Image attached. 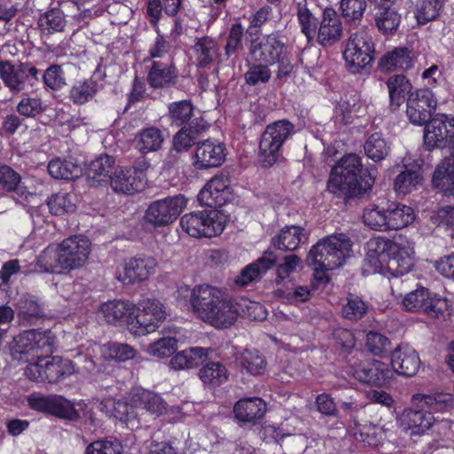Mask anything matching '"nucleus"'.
<instances>
[{"mask_svg":"<svg viewBox=\"0 0 454 454\" xmlns=\"http://www.w3.org/2000/svg\"><path fill=\"white\" fill-rule=\"evenodd\" d=\"M356 380L368 385L385 387L394 379V371L388 364L376 359H365L351 367Z\"/></svg>","mask_w":454,"mask_h":454,"instance_id":"nucleus-16","label":"nucleus"},{"mask_svg":"<svg viewBox=\"0 0 454 454\" xmlns=\"http://www.w3.org/2000/svg\"><path fill=\"white\" fill-rule=\"evenodd\" d=\"M364 153L373 161L384 160L390 152L389 143L380 133L372 134L364 143Z\"/></svg>","mask_w":454,"mask_h":454,"instance_id":"nucleus-48","label":"nucleus"},{"mask_svg":"<svg viewBox=\"0 0 454 454\" xmlns=\"http://www.w3.org/2000/svg\"><path fill=\"white\" fill-rule=\"evenodd\" d=\"M54 343V336L50 331H24L13 338L9 352L13 360L30 362L51 354Z\"/></svg>","mask_w":454,"mask_h":454,"instance_id":"nucleus-6","label":"nucleus"},{"mask_svg":"<svg viewBox=\"0 0 454 454\" xmlns=\"http://www.w3.org/2000/svg\"><path fill=\"white\" fill-rule=\"evenodd\" d=\"M276 262V255L272 252L264 253L262 257L245 267L236 278L239 286H247L270 270Z\"/></svg>","mask_w":454,"mask_h":454,"instance_id":"nucleus-33","label":"nucleus"},{"mask_svg":"<svg viewBox=\"0 0 454 454\" xmlns=\"http://www.w3.org/2000/svg\"><path fill=\"white\" fill-rule=\"evenodd\" d=\"M150 163L145 159L138 160L133 167L117 168L110 176V184L116 192L131 194L144 189L146 182V171Z\"/></svg>","mask_w":454,"mask_h":454,"instance_id":"nucleus-11","label":"nucleus"},{"mask_svg":"<svg viewBox=\"0 0 454 454\" xmlns=\"http://www.w3.org/2000/svg\"><path fill=\"white\" fill-rule=\"evenodd\" d=\"M97 91V84L92 80L77 82L70 91L71 99L76 104H84L91 99Z\"/></svg>","mask_w":454,"mask_h":454,"instance_id":"nucleus-61","label":"nucleus"},{"mask_svg":"<svg viewBox=\"0 0 454 454\" xmlns=\"http://www.w3.org/2000/svg\"><path fill=\"white\" fill-rule=\"evenodd\" d=\"M443 0H417L414 16L419 24H426L434 20L442 7Z\"/></svg>","mask_w":454,"mask_h":454,"instance_id":"nucleus-50","label":"nucleus"},{"mask_svg":"<svg viewBox=\"0 0 454 454\" xmlns=\"http://www.w3.org/2000/svg\"><path fill=\"white\" fill-rule=\"evenodd\" d=\"M48 207L51 213L56 215L74 211L75 208L74 196L64 192L52 195L48 200Z\"/></svg>","mask_w":454,"mask_h":454,"instance_id":"nucleus-58","label":"nucleus"},{"mask_svg":"<svg viewBox=\"0 0 454 454\" xmlns=\"http://www.w3.org/2000/svg\"><path fill=\"white\" fill-rule=\"evenodd\" d=\"M49 414L60 419L75 420L81 417H88L91 421L92 418L86 411L87 404L84 401L71 402L62 395H51Z\"/></svg>","mask_w":454,"mask_h":454,"instance_id":"nucleus-26","label":"nucleus"},{"mask_svg":"<svg viewBox=\"0 0 454 454\" xmlns=\"http://www.w3.org/2000/svg\"><path fill=\"white\" fill-rule=\"evenodd\" d=\"M90 348L95 357L99 355L105 361L125 362L135 358L137 355L131 346L119 342H108L103 346L93 344Z\"/></svg>","mask_w":454,"mask_h":454,"instance_id":"nucleus-29","label":"nucleus"},{"mask_svg":"<svg viewBox=\"0 0 454 454\" xmlns=\"http://www.w3.org/2000/svg\"><path fill=\"white\" fill-rule=\"evenodd\" d=\"M294 126L288 121L281 120L269 124L264 132L270 135L279 145L283 146L284 143L294 134Z\"/></svg>","mask_w":454,"mask_h":454,"instance_id":"nucleus-57","label":"nucleus"},{"mask_svg":"<svg viewBox=\"0 0 454 454\" xmlns=\"http://www.w3.org/2000/svg\"><path fill=\"white\" fill-rule=\"evenodd\" d=\"M158 262L153 256L129 257L116 268V278L124 285H132L147 279L153 275Z\"/></svg>","mask_w":454,"mask_h":454,"instance_id":"nucleus-13","label":"nucleus"},{"mask_svg":"<svg viewBox=\"0 0 454 454\" xmlns=\"http://www.w3.org/2000/svg\"><path fill=\"white\" fill-rule=\"evenodd\" d=\"M48 171L55 179L73 180L82 176V168L70 160L55 159L49 162Z\"/></svg>","mask_w":454,"mask_h":454,"instance_id":"nucleus-43","label":"nucleus"},{"mask_svg":"<svg viewBox=\"0 0 454 454\" xmlns=\"http://www.w3.org/2000/svg\"><path fill=\"white\" fill-rule=\"evenodd\" d=\"M177 349V340L175 337L166 336L150 343L145 351L157 358H166Z\"/></svg>","mask_w":454,"mask_h":454,"instance_id":"nucleus-55","label":"nucleus"},{"mask_svg":"<svg viewBox=\"0 0 454 454\" xmlns=\"http://www.w3.org/2000/svg\"><path fill=\"white\" fill-rule=\"evenodd\" d=\"M122 446L117 440H101L91 442L86 454H121Z\"/></svg>","mask_w":454,"mask_h":454,"instance_id":"nucleus-64","label":"nucleus"},{"mask_svg":"<svg viewBox=\"0 0 454 454\" xmlns=\"http://www.w3.org/2000/svg\"><path fill=\"white\" fill-rule=\"evenodd\" d=\"M404 169L395 177L394 187L398 194L406 195L418 189L423 183V160L415 159L411 153L403 160Z\"/></svg>","mask_w":454,"mask_h":454,"instance_id":"nucleus-19","label":"nucleus"},{"mask_svg":"<svg viewBox=\"0 0 454 454\" xmlns=\"http://www.w3.org/2000/svg\"><path fill=\"white\" fill-rule=\"evenodd\" d=\"M387 207L381 205H371L367 207L363 215L365 225L375 231H387Z\"/></svg>","mask_w":454,"mask_h":454,"instance_id":"nucleus-49","label":"nucleus"},{"mask_svg":"<svg viewBox=\"0 0 454 454\" xmlns=\"http://www.w3.org/2000/svg\"><path fill=\"white\" fill-rule=\"evenodd\" d=\"M413 254L414 248L411 242L405 239L395 240L390 247V255L381 275L399 277L409 273L414 263Z\"/></svg>","mask_w":454,"mask_h":454,"instance_id":"nucleus-18","label":"nucleus"},{"mask_svg":"<svg viewBox=\"0 0 454 454\" xmlns=\"http://www.w3.org/2000/svg\"><path fill=\"white\" fill-rule=\"evenodd\" d=\"M351 241L343 233L329 235L311 247L306 257L307 265L318 282L329 280L328 272L345 264L351 255Z\"/></svg>","mask_w":454,"mask_h":454,"instance_id":"nucleus-3","label":"nucleus"},{"mask_svg":"<svg viewBox=\"0 0 454 454\" xmlns=\"http://www.w3.org/2000/svg\"><path fill=\"white\" fill-rule=\"evenodd\" d=\"M433 184L444 194L454 193V154L445 158L436 168Z\"/></svg>","mask_w":454,"mask_h":454,"instance_id":"nucleus-34","label":"nucleus"},{"mask_svg":"<svg viewBox=\"0 0 454 454\" xmlns=\"http://www.w3.org/2000/svg\"><path fill=\"white\" fill-rule=\"evenodd\" d=\"M420 359L414 348L406 344L397 346L391 354V367L395 374L411 377L417 373Z\"/></svg>","mask_w":454,"mask_h":454,"instance_id":"nucleus-24","label":"nucleus"},{"mask_svg":"<svg viewBox=\"0 0 454 454\" xmlns=\"http://www.w3.org/2000/svg\"><path fill=\"white\" fill-rule=\"evenodd\" d=\"M0 75L4 84L12 91H20L26 87L27 81L22 63L13 65L0 62Z\"/></svg>","mask_w":454,"mask_h":454,"instance_id":"nucleus-37","label":"nucleus"},{"mask_svg":"<svg viewBox=\"0 0 454 454\" xmlns=\"http://www.w3.org/2000/svg\"><path fill=\"white\" fill-rule=\"evenodd\" d=\"M376 176L377 168L374 166L363 170L360 157L349 153L333 167L327 190L335 197L345 200L361 197L371 191Z\"/></svg>","mask_w":454,"mask_h":454,"instance_id":"nucleus-1","label":"nucleus"},{"mask_svg":"<svg viewBox=\"0 0 454 454\" xmlns=\"http://www.w3.org/2000/svg\"><path fill=\"white\" fill-rule=\"evenodd\" d=\"M135 312V303L128 300H112L103 303L98 309V317L113 325L126 322Z\"/></svg>","mask_w":454,"mask_h":454,"instance_id":"nucleus-27","label":"nucleus"},{"mask_svg":"<svg viewBox=\"0 0 454 454\" xmlns=\"http://www.w3.org/2000/svg\"><path fill=\"white\" fill-rule=\"evenodd\" d=\"M296 16L301 33L309 42L314 40L317 20L308 8L306 0H295Z\"/></svg>","mask_w":454,"mask_h":454,"instance_id":"nucleus-42","label":"nucleus"},{"mask_svg":"<svg viewBox=\"0 0 454 454\" xmlns=\"http://www.w3.org/2000/svg\"><path fill=\"white\" fill-rule=\"evenodd\" d=\"M388 230H399L412 223L415 213L412 207L392 202L387 206Z\"/></svg>","mask_w":454,"mask_h":454,"instance_id":"nucleus-39","label":"nucleus"},{"mask_svg":"<svg viewBox=\"0 0 454 454\" xmlns=\"http://www.w3.org/2000/svg\"><path fill=\"white\" fill-rule=\"evenodd\" d=\"M402 303L408 311L423 312L433 318L444 316L450 308V301L447 298L423 286L407 293L403 296Z\"/></svg>","mask_w":454,"mask_h":454,"instance_id":"nucleus-10","label":"nucleus"},{"mask_svg":"<svg viewBox=\"0 0 454 454\" xmlns=\"http://www.w3.org/2000/svg\"><path fill=\"white\" fill-rule=\"evenodd\" d=\"M97 408L131 430L139 427L138 418L143 414L160 416L168 411L160 395L143 388H134L123 402L110 398L100 401Z\"/></svg>","mask_w":454,"mask_h":454,"instance_id":"nucleus-2","label":"nucleus"},{"mask_svg":"<svg viewBox=\"0 0 454 454\" xmlns=\"http://www.w3.org/2000/svg\"><path fill=\"white\" fill-rule=\"evenodd\" d=\"M309 232L297 225L286 226L272 239L273 246L279 250L296 249L300 243L308 240Z\"/></svg>","mask_w":454,"mask_h":454,"instance_id":"nucleus-32","label":"nucleus"},{"mask_svg":"<svg viewBox=\"0 0 454 454\" xmlns=\"http://www.w3.org/2000/svg\"><path fill=\"white\" fill-rule=\"evenodd\" d=\"M237 363L242 370L252 375H258L264 372L266 361L255 349H246L237 358Z\"/></svg>","mask_w":454,"mask_h":454,"instance_id":"nucleus-46","label":"nucleus"},{"mask_svg":"<svg viewBox=\"0 0 454 454\" xmlns=\"http://www.w3.org/2000/svg\"><path fill=\"white\" fill-rule=\"evenodd\" d=\"M234 309L237 311V318L241 316L252 320H262L267 317V310L261 303L247 297L235 298Z\"/></svg>","mask_w":454,"mask_h":454,"instance_id":"nucleus-45","label":"nucleus"},{"mask_svg":"<svg viewBox=\"0 0 454 454\" xmlns=\"http://www.w3.org/2000/svg\"><path fill=\"white\" fill-rule=\"evenodd\" d=\"M164 141L160 129L155 127H148L138 132L135 137L136 148L142 153L158 151Z\"/></svg>","mask_w":454,"mask_h":454,"instance_id":"nucleus-40","label":"nucleus"},{"mask_svg":"<svg viewBox=\"0 0 454 454\" xmlns=\"http://www.w3.org/2000/svg\"><path fill=\"white\" fill-rule=\"evenodd\" d=\"M302 268V261L295 254H290L284 258V261L277 267V282L283 283L293 273Z\"/></svg>","mask_w":454,"mask_h":454,"instance_id":"nucleus-63","label":"nucleus"},{"mask_svg":"<svg viewBox=\"0 0 454 454\" xmlns=\"http://www.w3.org/2000/svg\"><path fill=\"white\" fill-rule=\"evenodd\" d=\"M235 418L240 422L256 423L266 412V403L259 397L239 400L233 408Z\"/></svg>","mask_w":454,"mask_h":454,"instance_id":"nucleus-28","label":"nucleus"},{"mask_svg":"<svg viewBox=\"0 0 454 454\" xmlns=\"http://www.w3.org/2000/svg\"><path fill=\"white\" fill-rule=\"evenodd\" d=\"M187 205L183 195L168 197L153 202L145 212L147 223L154 226H165L172 223Z\"/></svg>","mask_w":454,"mask_h":454,"instance_id":"nucleus-14","label":"nucleus"},{"mask_svg":"<svg viewBox=\"0 0 454 454\" xmlns=\"http://www.w3.org/2000/svg\"><path fill=\"white\" fill-rule=\"evenodd\" d=\"M375 46L366 31H357L348 37L343 51L346 67L353 74L360 73L374 59Z\"/></svg>","mask_w":454,"mask_h":454,"instance_id":"nucleus-9","label":"nucleus"},{"mask_svg":"<svg viewBox=\"0 0 454 454\" xmlns=\"http://www.w3.org/2000/svg\"><path fill=\"white\" fill-rule=\"evenodd\" d=\"M45 382L57 383L76 372L74 364L68 359L55 356L44 362Z\"/></svg>","mask_w":454,"mask_h":454,"instance_id":"nucleus-38","label":"nucleus"},{"mask_svg":"<svg viewBox=\"0 0 454 454\" xmlns=\"http://www.w3.org/2000/svg\"><path fill=\"white\" fill-rule=\"evenodd\" d=\"M343 35V25L333 9H325L316 30L317 42L324 47H329L339 42Z\"/></svg>","mask_w":454,"mask_h":454,"instance_id":"nucleus-23","label":"nucleus"},{"mask_svg":"<svg viewBox=\"0 0 454 454\" xmlns=\"http://www.w3.org/2000/svg\"><path fill=\"white\" fill-rule=\"evenodd\" d=\"M364 108L357 95H351L341 98L335 108V116L341 121L348 123L354 117H359L364 114Z\"/></svg>","mask_w":454,"mask_h":454,"instance_id":"nucleus-44","label":"nucleus"},{"mask_svg":"<svg viewBox=\"0 0 454 454\" xmlns=\"http://www.w3.org/2000/svg\"><path fill=\"white\" fill-rule=\"evenodd\" d=\"M394 242L383 237L371 239L366 243V258L364 272L367 274H382L390 255V247Z\"/></svg>","mask_w":454,"mask_h":454,"instance_id":"nucleus-21","label":"nucleus"},{"mask_svg":"<svg viewBox=\"0 0 454 454\" xmlns=\"http://www.w3.org/2000/svg\"><path fill=\"white\" fill-rule=\"evenodd\" d=\"M176 77L174 67L169 59L154 60L148 74L149 83L154 88H162L172 83Z\"/></svg>","mask_w":454,"mask_h":454,"instance_id":"nucleus-36","label":"nucleus"},{"mask_svg":"<svg viewBox=\"0 0 454 454\" xmlns=\"http://www.w3.org/2000/svg\"><path fill=\"white\" fill-rule=\"evenodd\" d=\"M390 104L398 108L404 101L405 97L411 94L412 84L405 75L396 74L388 78L387 82Z\"/></svg>","mask_w":454,"mask_h":454,"instance_id":"nucleus-41","label":"nucleus"},{"mask_svg":"<svg viewBox=\"0 0 454 454\" xmlns=\"http://www.w3.org/2000/svg\"><path fill=\"white\" fill-rule=\"evenodd\" d=\"M356 440L368 445H377L381 439V429L372 424L360 425L355 422V428L352 429Z\"/></svg>","mask_w":454,"mask_h":454,"instance_id":"nucleus-59","label":"nucleus"},{"mask_svg":"<svg viewBox=\"0 0 454 454\" xmlns=\"http://www.w3.org/2000/svg\"><path fill=\"white\" fill-rule=\"evenodd\" d=\"M436 106L437 99L431 90H418L407 98L406 114L412 124L426 125L435 112Z\"/></svg>","mask_w":454,"mask_h":454,"instance_id":"nucleus-15","label":"nucleus"},{"mask_svg":"<svg viewBox=\"0 0 454 454\" xmlns=\"http://www.w3.org/2000/svg\"><path fill=\"white\" fill-rule=\"evenodd\" d=\"M416 54L407 47H396L386 52L380 66L387 71L408 70L413 67Z\"/></svg>","mask_w":454,"mask_h":454,"instance_id":"nucleus-30","label":"nucleus"},{"mask_svg":"<svg viewBox=\"0 0 454 454\" xmlns=\"http://www.w3.org/2000/svg\"><path fill=\"white\" fill-rule=\"evenodd\" d=\"M196 60L200 67L208 66L216 54V43L208 37L199 39L194 44Z\"/></svg>","mask_w":454,"mask_h":454,"instance_id":"nucleus-54","label":"nucleus"},{"mask_svg":"<svg viewBox=\"0 0 454 454\" xmlns=\"http://www.w3.org/2000/svg\"><path fill=\"white\" fill-rule=\"evenodd\" d=\"M39 27L45 34L62 32L66 27L65 16L61 11L52 9L40 17Z\"/></svg>","mask_w":454,"mask_h":454,"instance_id":"nucleus-53","label":"nucleus"},{"mask_svg":"<svg viewBox=\"0 0 454 454\" xmlns=\"http://www.w3.org/2000/svg\"><path fill=\"white\" fill-rule=\"evenodd\" d=\"M225 156V147L223 144L205 140L199 143L194 150L192 166L200 170L217 168L223 163Z\"/></svg>","mask_w":454,"mask_h":454,"instance_id":"nucleus-22","label":"nucleus"},{"mask_svg":"<svg viewBox=\"0 0 454 454\" xmlns=\"http://www.w3.org/2000/svg\"><path fill=\"white\" fill-rule=\"evenodd\" d=\"M59 244L66 270L80 269L85 265L91 251L89 239L82 235H74Z\"/></svg>","mask_w":454,"mask_h":454,"instance_id":"nucleus-17","label":"nucleus"},{"mask_svg":"<svg viewBox=\"0 0 454 454\" xmlns=\"http://www.w3.org/2000/svg\"><path fill=\"white\" fill-rule=\"evenodd\" d=\"M412 402L418 410H405L400 418V424L411 435H422L434 425V418L431 412H443L451 409L454 396L447 393L417 394L413 395Z\"/></svg>","mask_w":454,"mask_h":454,"instance_id":"nucleus-4","label":"nucleus"},{"mask_svg":"<svg viewBox=\"0 0 454 454\" xmlns=\"http://www.w3.org/2000/svg\"><path fill=\"white\" fill-rule=\"evenodd\" d=\"M16 111L27 118H35L45 111L40 98L24 97L16 106Z\"/></svg>","mask_w":454,"mask_h":454,"instance_id":"nucleus-62","label":"nucleus"},{"mask_svg":"<svg viewBox=\"0 0 454 454\" xmlns=\"http://www.w3.org/2000/svg\"><path fill=\"white\" fill-rule=\"evenodd\" d=\"M366 0H341L340 11L348 22H359L364 13Z\"/></svg>","mask_w":454,"mask_h":454,"instance_id":"nucleus-60","label":"nucleus"},{"mask_svg":"<svg viewBox=\"0 0 454 454\" xmlns=\"http://www.w3.org/2000/svg\"><path fill=\"white\" fill-rule=\"evenodd\" d=\"M228 216L220 210H202L185 214L181 217V229L193 238H211L220 235Z\"/></svg>","mask_w":454,"mask_h":454,"instance_id":"nucleus-7","label":"nucleus"},{"mask_svg":"<svg viewBox=\"0 0 454 454\" xmlns=\"http://www.w3.org/2000/svg\"><path fill=\"white\" fill-rule=\"evenodd\" d=\"M199 376L205 385L217 387L226 382L228 372L223 364L211 362L200 370Z\"/></svg>","mask_w":454,"mask_h":454,"instance_id":"nucleus-47","label":"nucleus"},{"mask_svg":"<svg viewBox=\"0 0 454 454\" xmlns=\"http://www.w3.org/2000/svg\"><path fill=\"white\" fill-rule=\"evenodd\" d=\"M282 146L279 145L269 134L263 133L259 145L260 161L263 167L272 166L280 155Z\"/></svg>","mask_w":454,"mask_h":454,"instance_id":"nucleus-51","label":"nucleus"},{"mask_svg":"<svg viewBox=\"0 0 454 454\" xmlns=\"http://www.w3.org/2000/svg\"><path fill=\"white\" fill-rule=\"evenodd\" d=\"M61 257L59 244H51L38 255L35 266L40 272H61L66 270Z\"/></svg>","mask_w":454,"mask_h":454,"instance_id":"nucleus-35","label":"nucleus"},{"mask_svg":"<svg viewBox=\"0 0 454 454\" xmlns=\"http://www.w3.org/2000/svg\"><path fill=\"white\" fill-rule=\"evenodd\" d=\"M162 302L155 298H144L135 304V312L129 320V331L137 336L155 332L166 319Z\"/></svg>","mask_w":454,"mask_h":454,"instance_id":"nucleus-8","label":"nucleus"},{"mask_svg":"<svg viewBox=\"0 0 454 454\" xmlns=\"http://www.w3.org/2000/svg\"><path fill=\"white\" fill-rule=\"evenodd\" d=\"M375 22L378 29L384 35L393 34L401 22L400 14L392 8H383L376 14Z\"/></svg>","mask_w":454,"mask_h":454,"instance_id":"nucleus-52","label":"nucleus"},{"mask_svg":"<svg viewBox=\"0 0 454 454\" xmlns=\"http://www.w3.org/2000/svg\"><path fill=\"white\" fill-rule=\"evenodd\" d=\"M425 146L454 149V118L447 114H437L426 124L424 129Z\"/></svg>","mask_w":454,"mask_h":454,"instance_id":"nucleus-12","label":"nucleus"},{"mask_svg":"<svg viewBox=\"0 0 454 454\" xmlns=\"http://www.w3.org/2000/svg\"><path fill=\"white\" fill-rule=\"evenodd\" d=\"M193 106L190 101L173 102L168 106V115L171 122L176 126L185 125L192 118Z\"/></svg>","mask_w":454,"mask_h":454,"instance_id":"nucleus-56","label":"nucleus"},{"mask_svg":"<svg viewBox=\"0 0 454 454\" xmlns=\"http://www.w3.org/2000/svg\"><path fill=\"white\" fill-rule=\"evenodd\" d=\"M194 314L203 322L217 329L231 327L237 320L234 299L223 290L206 285L198 292Z\"/></svg>","mask_w":454,"mask_h":454,"instance_id":"nucleus-5","label":"nucleus"},{"mask_svg":"<svg viewBox=\"0 0 454 454\" xmlns=\"http://www.w3.org/2000/svg\"><path fill=\"white\" fill-rule=\"evenodd\" d=\"M284 43L275 35L253 41L250 52L255 61L272 65L279 60L283 54Z\"/></svg>","mask_w":454,"mask_h":454,"instance_id":"nucleus-25","label":"nucleus"},{"mask_svg":"<svg viewBox=\"0 0 454 454\" xmlns=\"http://www.w3.org/2000/svg\"><path fill=\"white\" fill-rule=\"evenodd\" d=\"M232 195L230 181L223 176L211 178L198 194L201 205L210 207H222L227 203Z\"/></svg>","mask_w":454,"mask_h":454,"instance_id":"nucleus-20","label":"nucleus"},{"mask_svg":"<svg viewBox=\"0 0 454 454\" xmlns=\"http://www.w3.org/2000/svg\"><path fill=\"white\" fill-rule=\"evenodd\" d=\"M210 349L192 347L177 352L170 360L169 364L175 370H186L198 367L208 357Z\"/></svg>","mask_w":454,"mask_h":454,"instance_id":"nucleus-31","label":"nucleus"}]
</instances>
